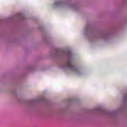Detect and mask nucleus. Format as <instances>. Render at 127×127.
I'll return each mask as SVG.
<instances>
[{
    "label": "nucleus",
    "instance_id": "obj_2",
    "mask_svg": "<svg viewBox=\"0 0 127 127\" xmlns=\"http://www.w3.org/2000/svg\"><path fill=\"white\" fill-rule=\"evenodd\" d=\"M56 4H60V2L56 3Z\"/></svg>",
    "mask_w": 127,
    "mask_h": 127
},
{
    "label": "nucleus",
    "instance_id": "obj_1",
    "mask_svg": "<svg viewBox=\"0 0 127 127\" xmlns=\"http://www.w3.org/2000/svg\"><path fill=\"white\" fill-rule=\"evenodd\" d=\"M66 66L68 68V69H70V70H71V71H77V70H78L77 67L73 65L71 61H68L66 62Z\"/></svg>",
    "mask_w": 127,
    "mask_h": 127
}]
</instances>
